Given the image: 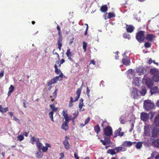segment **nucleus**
<instances>
[{"mask_svg": "<svg viewBox=\"0 0 159 159\" xmlns=\"http://www.w3.org/2000/svg\"><path fill=\"white\" fill-rule=\"evenodd\" d=\"M140 92L142 95H144L147 93V90L145 87H142V90Z\"/></svg>", "mask_w": 159, "mask_h": 159, "instance_id": "39", "label": "nucleus"}, {"mask_svg": "<svg viewBox=\"0 0 159 159\" xmlns=\"http://www.w3.org/2000/svg\"><path fill=\"white\" fill-rule=\"evenodd\" d=\"M8 111V108L6 107L5 108H3L1 105H0V111L2 113H5Z\"/></svg>", "mask_w": 159, "mask_h": 159, "instance_id": "29", "label": "nucleus"}, {"mask_svg": "<svg viewBox=\"0 0 159 159\" xmlns=\"http://www.w3.org/2000/svg\"><path fill=\"white\" fill-rule=\"evenodd\" d=\"M120 123L122 124H124L125 123L124 120L121 117H120Z\"/></svg>", "mask_w": 159, "mask_h": 159, "instance_id": "51", "label": "nucleus"}, {"mask_svg": "<svg viewBox=\"0 0 159 159\" xmlns=\"http://www.w3.org/2000/svg\"><path fill=\"white\" fill-rule=\"evenodd\" d=\"M36 155L37 157L41 158L43 156V153L40 151H39L36 153Z\"/></svg>", "mask_w": 159, "mask_h": 159, "instance_id": "35", "label": "nucleus"}, {"mask_svg": "<svg viewBox=\"0 0 159 159\" xmlns=\"http://www.w3.org/2000/svg\"><path fill=\"white\" fill-rule=\"evenodd\" d=\"M68 137L67 136L65 137V139L63 142V144L64 145V147L66 149H69V144L67 140Z\"/></svg>", "mask_w": 159, "mask_h": 159, "instance_id": "18", "label": "nucleus"}, {"mask_svg": "<svg viewBox=\"0 0 159 159\" xmlns=\"http://www.w3.org/2000/svg\"><path fill=\"white\" fill-rule=\"evenodd\" d=\"M145 84L149 88L152 87L153 83L152 79L149 78H147L146 80Z\"/></svg>", "mask_w": 159, "mask_h": 159, "instance_id": "9", "label": "nucleus"}, {"mask_svg": "<svg viewBox=\"0 0 159 159\" xmlns=\"http://www.w3.org/2000/svg\"><path fill=\"white\" fill-rule=\"evenodd\" d=\"M90 118L89 117H88L85 120L84 123L85 124H87L90 120Z\"/></svg>", "mask_w": 159, "mask_h": 159, "instance_id": "53", "label": "nucleus"}, {"mask_svg": "<svg viewBox=\"0 0 159 159\" xmlns=\"http://www.w3.org/2000/svg\"><path fill=\"white\" fill-rule=\"evenodd\" d=\"M150 125H147L145 126L144 127V134L145 136H150Z\"/></svg>", "mask_w": 159, "mask_h": 159, "instance_id": "12", "label": "nucleus"}, {"mask_svg": "<svg viewBox=\"0 0 159 159\" xmlns=\"http://www.w3.org/2000/svg\"><path fill=\"white\" fill-rule=\"evenodd\" d=\"M123 147H115L114 150L116 151V153H118L122 150Z\"/></svg>", "mask_w": 159, "mask_h": 159, "instance_id": "36", "label": "nucleus"}, {"mask_svg": "<svg viewBox=\"0 0 159 159\" xmlns=\"http://www.w3.org/2000/svg\"><path fill=\"white\" fill-rule=\"evenodd\" d=\"M14 86L12 85H11L10 87L9 88V91H10V92L12 93L14 91Z\"/></svg>", "mask_w": 159, "mask_h": 159, "instance_id": "47", "label": "nucleus"}, {"mask_svg": "<svg viewBox=\"0 0 159 159\" xmlns=\"http://www.w3.org/2000/svg\"><path fill=\"white\" fill-rule=\"evenodd\" d=\"M122 63L126 66L129 65L130 63V60L129 57L123 58L122 59Z\"/></svg>", "mask_w": 159, "mask_h": 159, "instance_id": "20", "label": "nucleus"}, {"mask_svg": "<svg viewBox=\"0 0 159 159\" xmlns=\"http://www.w3.org/2000/svg\"><path fill=\"white\" fill-rule=\"evenodd\" d=\"M144 45L146 48H148L151 47V44L148 42L145 43Z\"/></svg>", "mask_w": 159, "mask_h": 159, "instance_id": "45", "label": "nucleus"}, {"mask_svg": "<svg viewBox=\"0 0 159 159\" xmlns=\"http://www.w3.org/2000/svg\"><path fill=\"white\" fill-rule=\"evenodd\" d=\"M159 135V128L156 126L154 127L152 131L151 137L156 138Z\"/></svg>", "mask_w": 159, "mask_h": 159, "instance_id": "6", "label": "nucleus"}, {"mask_svg": "<svg viewBox=\"0 0 159 159\" xmlns=\"http://www.w3.org/2000/svg\"><path fill=\"white\" fill-rule=\"evenodd\" d=\"M63 116H64L65 120L66 121H70L71 120V118L68 116V114L67 113V111L63 110L62 111Z\"/></svg>", "mask_w": 159, "mask_h": 159, "instance_id": "17", "label": "nucleus"}, {"mask_svg": "<svg viewBox=\"0 0 159 159\" xmlns=\"http://www.w3.org/2000/svg\"><path fill=\"white\" fill-rule=\"evenodd\" d=\"M54 50H53V51L52 52L53 54L54 55H57L58 58H59V54L57 52H54Z\"/></svg>", "mask_w": 159, "mask_h": 159, "instance_id": "55", "label": "nucleus"}, {"mask_svg": "<svg viewBox=\"0 0 159 159\" xmlns=\"http://www.w3.org/2000/svg\"><path fill=\"white\" fill-rule=\"evenodd\" d=\"M17 139L19 141H21L24 139V137L23 135H20L17 136Z\"/></svg>", "mask_w": 159, "mask_h": 159, "instance_id": "46", "label": "nucleus"}, {"mask_svg": "<svg viewBox=\"0 0 159 159\" xmlns=\"http://www.w3.org/2000/svg\"><path fill=\"white\" fill-rule=\"evenodd\" d=\"M154 37V35L152 34H148L146 35L145 39L148 41L151 42L152 41Z\"/></svg>", "mask_w": 159, "mask_h": 159, "instance_id": "16", "label": "nucleus"}, {"mask_svg": "<svg viewBox=\"0 0 159 159\" xmlns=\"http://www.w3.org/2000/svg\"><path fill=\"white\" fill-rule=\"evenodd\" d=\"M143 106L146 110H149L154 108V105L150 100H146L144 102Z\"/></svg>", "mask_w": 159, "mask_h": 159, "instance_id": "5", "label": "nucleus"}, {"mask_svg": "<svg viewBox=\"0 0 159 159\" xmlns=\"http://www.w3.org/2000/svg\"><path fill=\"white\" fill-rule=\"evenodd\" d=\"M69 121H66L65 120L62 124L61 128L66 131L69 128L68 123Z\"/></svg>", "mask_w": 159, "mask_h": 159, "instance_id": "21", "label": "nucleus"}, {"mask_svg": "<svg viewBox=\"0 0 159 159\" xmlns=\"http://www.w3.org/2000/svg\"><path fill=\"white\" fill-rule=\"evenodd\" d=\"M57 29L58 30V34L59 36V38L57 40V44L58 46V48L60 50H61V48L62 46V35L61 34V29L59 26L57 25Z\"/></svg>", "mask_w": 159, "mask_h": 159, "instance_id": "3", "label": "nucleus"}, {"mask_svg": "<svg viewBox=\"0 0 159 159\" xmlns=\"http://www.w3.org/2000/svg\"><path fill=\"white\" fill-rule=\"evenodd\" d=\"M150 73L153 76L159 75V71L156 68H151L150 70Z\"/></svg>", "mask_w": 159, "mask_h": 159, "instance_id": "13", "label": "nucleus"}, {"mask_svg": "<svg viewBox=\"0 0 159 159\" xmlns=\"http://www.w3.org/2000/svg\"><path fill=\"white\" fill-rule=\"evenodd\" d=\"M79 114V112L78 111L75 112L73 113L74 117L72 118V120L74 121V120L77 117Z\"/></svg>", "mask_w": 159, "mask_h": 159, "instance_id": "42", "label": "nucleus"}, {"mask_svg": "<svg viewBox=\"0 0 159 159\" xmlns=\"http://www.w3.org/2000/svg\"><path fill=\"white\" fill-rule=\"evenodd\" d=\"M13 120L16 121H19V119L17 118L15 116H13Z\"/></svg>", "mask_w": 159, "mask_h": 159, "instance_id": "60", "label": "nucleus"}, {"mask_svg": "<svg viewBox=\"0 0 159 159\" xmlns=\"http://www.w3.org/2000/svg\"><path fill=\"white\" fill-rule=\"evenodd\" d=\"M37 139H36L34 137H32L31 139V143L32 144H34V142L35 141L36 143L37 142Z\"/></svg>", "mask_w": 159, "mask_h": 159, "instance_id": "48", "label": "nucleus"}, {"mask_svg": "<svg viewBox=\"0 0 159 159\" xmlns=\"http://www.w3.org/2000/svg\"><path fill=\"white\" fill-rule=\"evenodd\" d=\"M131 129L130 130V131H132V129H133L134 128V124L133 123H132L131 125Z\"/></svg>", "mask_w": 159, "mask_h": 159, "instance_id": "58", "label": "nucleus"}, {"mask_svg": "<svg viewBox=\"0 0 159 159\" xmlns=\"http://www.w3.org/2000/svg\"><path fill=\"white\" fill-rule=\"evenodd\" d=\"M154 124L156 126H159V114L157 115L155 117Z\"/></svg>", "mask_w": 159, "mask_h": 159, "instance_id": "23", "label": "nucleus"}, {"mask_svg": "<svg viewBox=\"0 0 159 159\" xmlns=\"http://www.w3.org/2000/svg\"><path fill=\"white\" fill-rule=\"evenodd\" d=\"M153 61L151 59H150L148 61V63L149 64H151L152 62Z\"/></svg>", "mask_w": 159, "mask_h": 159, "instance_id": "61", "label": "nucleus"}, {"mask_svg": "<svg viewBox=\"0 0 159 159\" xmlns=\"http://www.w3.org/2000/svg\"><path fill=\"white\" fill-rule=\"evenodd\" d=\"M57 83L56 80L53 78L47 83L48 86H50L51 85L56 83Z\"/></svg>", "mask_w": 159, "mask_h": 159, "instance_id": "30", "label": "nucleus"}, {"mask_svg": "<svg viewBox=\"0 0 159 159\" xmlns=\"http://www.w3.org/2000/svg\"><path fill=\"white\" fill-rule=\"evenodd\" d=\"M54 68H55V72L56 74H59L60 73H62L60 69H58L57 67V66L56 65V64H55V65L54 66Z\"/></svg>", "mask_w": 159, "mask_h": 159, "instance_id": "33", "label": "nucleus"}, {"mask_svg": "<svg viewBox=\"0 0 159 159\" xmlns=\"http://www.w3.org/2000/svg\"><path fill=\"white\" fill-rule=\"evenodd\" d=\"M101 141L102 142V144L103 145H106L107 144L110 143V140L109 139L107 140H106L105 141H104L102 140H101Z\"/></svg>", "mask_w": 159, "mask_h": 159, "instance_id": "37", "label": "nucleus"}, {"mask_svg": "<svg viewBox=\"0 0 159 159\" xmlns=\"http://www.w3.org/2000/svg\"><path fill=\"white\" fill-rule=\"evenodd\" d=\"M37 142L36 143V145L37 147L39 150H40L42 147L43 144L39 141V139L37 138Z\"/></svg>", "mask_w": 159, "mask_h": 159, "instance_id": "27", "label": "nucleus"}, {"mask_svg": "<svg viewBox=\"0 0 159 159\" xmlns=\"http://www.w3.org/2000/svg\"><path fill=\"white\" fill-rule=\"evenodd\" d=\"M139 91L136 88H133L131 90L132 95L133 96L134 98L135 99L137 98L139 96Z\"/></svg>", "mask_w": 159, "mask_h": 159, "instance_id": "10", "label": "nucleus"}, {"mask_svg": "<svg viewBox=\"0 0 159 159\" xmlns=\"http://www.w3.org/2000/svg\"><path fill=\"white\" fill-rule=\"evenodd\" d=\"M90 92V90L89 89L88 87H87V89H86V93L87 96L88 97H89V93Z\"/></svg>", "mask_w": 159, "mask_h": 159, "instance_id": "50", "label": "nucleus"}, {"mask_svg": "<svg viewBox=\"0 0 159 159\" xmlns=\"http://www.w3.org/2000/svg\"><path fill=\"white\" fill-rule=\"evenodd\" d=\"M74 157L75 159H79V157L76 153H74Z\"/></svg>", "mask_w": 159, "mask_h": 159, "instance_id": "56", "label": "nucleus"}, {"mask_svg": "<svg viewBox=\"0 0 159 159\" xmlns=\"http://www.w3.org/2000/svg\"><path fill=\"white\" fill-rule=\"evenodd\" d=\"M63 75L62 73H61L59 76H57L54 78V79L56 80V82L57 81L60 80L61 81L62 80V77H63Z\"/></svg>", "mask_w": 159, "mask_h": 159, "instance_id": "28", "label": "nucleus"}, {"mask_svg": "<svg viewBox=\"0 0 159 159\" xmlns=\"http://www.w3.org/2000/svg\"><path fill=\"white\" fill-rule=\"evenodd\" d=\"M142 146V143L141 142H137L135 145V147L138 149H140L141 148Z\"/></svg>", "mask_w": 159, "mask_h": 159, "instance_id": "38", "label": "nucleus"}, {"mask_svg": "<svg viewBox=\"0 0 159 159\" xmlns=\"http://www.w3.org/2000/svg\"><path fill=\"white\" fill-rule=\"evenodd\" d=\"M126 28L127 32L130 33L132 32L134 29V27L131 25H126Z\"/></svg>", "mask_w": 159, "mask_h": 159, "instance_id": "15", "label": "nucleus"}, {"mask_svg": "<svg viewBox=\"0 0 159 159\" xmlns=\"http://www.w3.org/2000/svg\"><path fill=\"white\" fill-rule=\"evenodd\" d=\"M156 105L157 107H159V99L157 101Z\"/></svg>", "mask_w": 159, "mask_h": 159, "instance_id": "62", "label": "nucleus"}, {"mask_svg": "<svg viewBox=\"0 0 159 159\" xmlns=\"http://www.w3.org/2000/svg\"><path fill=\"white\" fill-rule=\"evenodd\" d=\"M50 107L52 110L51 111H52L53 112H56L58 110L57 108L55 107V106L54 104L50 105Z\"/></svg>", "mask_w": 159, "mask_h": 159, "instance_id": "31", "label": "nucleus"}, {"mask_svg": "<svg viewBox=\"0 0 159 159\" xmlns=\"http://www.w3.org/2000/svg\"><path fill=\"white\" fill-rule=\"evenodd\" d=\"M83 43V48L84 50V52H85L86 51V48L87 46V43L85 42L84 41Z\"/></svg>", "mask_w": 159, "mask_h": 159, "instance_id": "43", "label": "nucleus"}, {"mask_svg": "<svg viewBox=\"0 0 159 159\" xmlns=\"http://www.w3.org/2000/svg\"><path fill=\"white\" fill-rule=\"evenodd\" d=\"M115 150H114V148L112 149H109L107 150V152L108 153L110 154L111 155H114L116 154V152H115Z\"/></svg>", "mask_w": 159, "mask_h": 159, "instance_id": "32", "label": "nucleus"}, {"mask_svg": "<svg viewBox=\"0 0 159 159\" xmlns=\"http://www.w3.org/2000/svg\"><path fill=\"white\" fill-rule=\"evenodd\" d=\"M84 104H82L81 103H79V110L80 111H84V109H82V107L83 106Z\"/></svg>", "mask_w": 159, "mask_h": 159, "instance_id": "44", "label": "nucleus"}, {"mask_svg": "<svg viewBox=\"0 0 159 159\" xmlns=\"http://www.w3.org/2000/svg\"><path fill=\"white\" fill-rule=\"evenodd\" d=\"M104 134L107 137H109L110 138V136L112 134L113 132L111 127L109 126H107L103 129Z\"/></svg>", "mask_w": 159, "mask_h": 159, "instance_id": "4", "label": "nucleus"}, {"mask_svg": "<svg viewBox=\"0 0 159 159\" xmlns=\"http://www.w3.org/2000/svg\"><path fill=\"white\" fill-rule=\"evenodd\" d=\"M4 71L2 70L0 72V78L2 77L4 75Z\"/></svg>", "mask_w": 159, "mask_h": 159, "instance_id": "54", "label": "nucleus"}, {"mask_svg": "<svg viewBox=\"0 0 159 159\" xmlns=\"http://www.w3.org/2000/svg\"><path fill=\"white\" fill-rule=\"evenodd\" d=\"M46 146H43L41 148V149L40 150H42L43 152H47L48 150V148H50L51 147V145L48 143H46L45 144Z\"/></svg>", "mask_w": 159, "mask_h": 159, "instance_id": "22", "label": "nucleus"}, {"mask_svg": "<svg viewBox=\"0 0 159 159\" xmlns=\"http://www.w3.org/2000/svg\"><path fill=\"white\" fill-rule=\"evenodd\" d=\"M94 129L95 132L97 134H98L101 130L100 128L98 125L95 126L94 127Z\"/></svg>", "mask_w": 159, "mask_h": 159, "instance_id": "26", "label": "nucleus"}, {"mask_svg": "<svg viewBox=\"0 0 159 159\" xmlns=\"http://www.w3.org/2000/svg\"><path fill=\"white\" fill-rule=\"evenodd\" d=\"M152 80L155 82H159V74L153 76Z\"/></svg>", "mask_w": 159, "mask_h": 159, "instance_id": "34", "label": "nucleus"}, {"mask_svg": "<svg viewBox=\"0 0 159 159\" xmlns=\"http://www.w3.org/2000/svg\"><path fill=\"white\" fill-rule=\"evenodd\" d=\"M82 89V85L81 86L80 88L77 89L76 91V94L77 96L75 97V99L74 100H73V98L72 97H70V101L68 105V106L69 107H71L73 106V102H76L78 100L80 97Z\"/></svg>", "mask_w": 159, "mask_h": 159, "instance_id": "1", "label": "nucleus"}, {"mask_svg": "<svg viewBox=\"0 0 159 159\" xmlns=\"http://www.w3.org/2000/svg\"><path fill=\"white\" fill-rule=\"evenodd\" d=\"M108 124V123L107 121H102V124L101 125V126L102 127H104V124L106 125V124Z\"/></svg>", "mask_w": 159, "mask_h": 159, "instance_id": "52", "label": "nucleus"}, {"mask_svg": "<svg viewBox=\"0 0 159 159\" xmlns=\"http://www.w3.org/2000/svg\"><path fill=\"white\" fill-rule=\"evenodd\" d=\"M58 91L57 89H55L54 92L53 93V96L56 98L57 96V92Z\"/></svg>", "mask_w": 159, "mask_h": 159, "instance_id": "49", "label": "nucleus"}, {"mask_svg": "<svg viewBox=\"0 0 159 159\" xmlns=\"http://www.w3.org/2000/svg\"><path fill=\"white\" fill-rule=\"evenodd\" d=\"M151 92L152 94L154 93H159V89L156 86L153 88H150Z\"/></svg>", "mask_w": 159, "mask_h": 159, "instance_id": "24", "label": "nucleus"}, {"mask_svg": "<svg viewBox=\"0 0 159 159\" xmlns=\"http://www.w3.org/2000/svg\"><path fill=\"white\" fill-rule=\"evenodd\" d=\"M115 17V14L113 13L109 12L108 13L107 19H110L112 17Z\"/></svg>", "mask_w": 159, "mask_h": 159, "instance_id": "40", "label": "nucleus"}, {"mask_svg": "<svg viewBox=\"0 0 159 159\" xmlns=\"http://www.w3.org/2000/svg\"><path fill=\"white\" fill-rule=\"evenodd\" d=\"M145 32L144 31L140 30L136 33L135 38L139 43H142L144 41L145 39Z\"/></svg>", "mask_w": 159, "mask_h": 159, "instance_id": "2", "label": "nucleus"}, {"mask_svg": "<svg viewBox=\"0 0 159 159\" xmlns=\"http://www.w3.org/2000/svg\"><path fill=\"white\" fill-rule=\"evenodd\" d=\"M136 143L135 142H132L130 141H125L123 142L122 145L125 147H130L132 145L133 143Z\"/></svg>", "mask_w": 159, "mask_h": 159, "instance_id": "19", "label": "nucleus"}, {"mask_svg": "<svg viewBox=\"0 0 159 159\" xmlns=\"http://www.w3.org/2000/svg\"><path fill=\"white\" fill-rule=\"evenodd\" d=\"M140 115V119L141 120L146 122L148 119L149 115L147 113L145 112H142Z\"/></svg>", "mask_w": 159, "mask_h": 159, "instance_id": "8", "label": "nucleus"}, {"mask_svg": "<svg viewBox=\"0 0 159 159\" xmlns=\"http://www.w3.org/2000/svg\"><path fill=\"white\" fill-rule=\"evenodd\" d=\"M29 133L24 132V134L26 137L28 135Z\"/></svg>", "mask_w": 159, "mask_h": 159, "instance_id": "64", "label": "nucleus"}, {"mask_svg": "<svg viewBox=\"0 0 159 159\" xmlns=\"http://www.w3.org/2000/svg\"><path fill=\"white\" fill-rule=\"evenodd\" d=\"M121 128H119L117 130H116L114 133V137L116 138L118 136H122L124 133L123 132H121Z\"/></svg>", "mask_w": 159, "mask_h": 159, "instance_id": "11", "label": "nucleus"}, {"mask_svg": "<svg viewBox=\"0 0 159 159\" xmlns=\"http://www.w3.org/2000/svg\"><path fill=\"white\" fill-rule=\"evenodd\" d=\"M65 62V60L64 59H62L60 61V64H62Z\"/></svg>", "mask_w": 159, "mask_h": 159, "instance_id": "59", "label": "nucleus"}, {"mask_svg": "<svg viewBox=\"0 0 159 159\" xmlns=\"http://www.w3.org/2000/svg\"><path fill=\"white\" fill-rule=\"evenodd\" d=\"M54 113V112L52 111H50V112H49L48 115L49 116L51 120L53 122H54V121L53 120V114Z\"/></svg>", "mask_w": 159, "mask_h": 159, "instance_id": "41", "label": "nucleus"}, {"mask_svg": "<svg viewBox=\"0 0 159 159\" xmlns=\"http://www.w3.org/2000/svg\"><path fill=\"white\" fill-rule=\"evenodd\" d=\"M136 70L137 73H138L140 75H144L147 72L146 69L142 66H139L137 68Z\"/></svg>", "mask_w": 159, "mask_h": 159, "instance_id": "7", "label": "nucleus"}, {"mask_svg": "<svg viewBox=\"0 0 159 159\" xmlns=\"http://www.w3.org/2000/svg\"><path fill=\"white\" fill-rule=\"evenodd\" d=\"M66 54L69 60L72 62H73V60L71 57L72 56V53L70 52V49L69 48L67 49Z\"/></svg>", "mask_w": 159, "mask_h": 159, "instance_id": "14", "label": "nucleus"}, {"mask_svg": "<svg viewBox=\"0 0 159 159\" xmlns=\"http://www.w3.org/2000/svg\"><path fill=\"white\" fill-rule=\"evenodd\" d=\"M60 154L61 156V158H60V159L63 158L64 156L63 153L61 152L60 153Z\"/></svg>", "mask_w": 159, "mask_h": 159, "instance_id": "63", "label": "nucleus"}, {"mask_svg": "<svg viewBox=\"0 0 159 159\" xmlns=\"http://www.w3.org/2000/svg\"><path fill=\"white\" fill-rule=\"evenodd\" d=\"M93 64V65H95V61L93 60H91V61L90 63V64Z\"/></svg>", "mask_w": 159, "mask_h": 159, "instance_id": "57", "label": "nucleus"}, {"mask_svg": "<svg viewBox=\"0 0 159 159\" xmlns=\"http://www.w3.org/2000/svg\"><path fill=\"white\" fill-rule=\"evenodd\" d=\"M100 11L102 12H105L108 10V7L106 5L102 6L100 9Z\"/></svg>", "mask_w": 159, "mask_h": 159, "instance_id": "25", "label": "nucleus"}]
</instances>
